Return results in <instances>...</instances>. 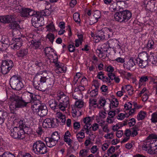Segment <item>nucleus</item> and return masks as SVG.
Wrapping results in <instances>:
<instances>
[{"label":"nucleus","instance_id":"f257e3e1","mask_svg":"<svg viewBox=\"0 0 157 157\" xmlns=\"http://www.w3.org/2000/svg\"><path fill=\"white\" fill-rule=\"evenodd\" d=\"M22 96L24 99L21 97L15 94L10 97L8 105L12 113L15 114L16 111L19 109L26 107L28 104L37 100V95L29 92L24 93Z\"/></svg>","mask_w":157,"mask_h":157},{"label":"nucleus","instance_id":"f03ea898","mask_svg":"<svg viewBox=\"0 0 157 157\" xmlns=\"http://www.w3.org/2000/svg\"><path fill=\"white\" fill-rule=\"evenodd\" d=\"M48 77V74L45 72L36 73L33 80L34 88L44 92L47 89L45 82Z\"/></svg>","mask_w":157,"mask_h":157},{"label":"nucleus","instance_id":"7ed1b4c3","mask_svg":"<svg viewBox=\"0 0 157 157\" xmlns=\"http://www.w3.org/2000/svg\"><path fill=\"white\" fill-rule=\"evenodd\" d=\"M16 16L15 14L4 16L0 17V22L3 23H11L9 25L10 29L13 31H17L19 32L20 29L19 25L15 21Z\"/></svg>","mask_w":157,"mask_h":157},{"label":"nucleus","instance_id":"20e7f679","mask_svg":"<svg viewBox=\"0 0 157 157\" xmlns=\"http://www.w3.org/2000/svg\"><path fill=\"white\" fill-rule=\"evenodd\" d=\"M33 151L35 154L39 155H44L48 151L45 144L40 140L36 141L33 144Z\"/></svg>","mask_w":157,"mask_h":157},{"label":"nucleus","instance_id":"39448f33","mask_svg":"<svg viewBox=\"0 0 157 157\" xmlns=\"http://www.w3.org/2000/svg\"><path fill=\"white\" fill-rule=\"evenodd\" d=\"M115 20L120 22H127L132 16L131 12L127 10L117 11L114 15Z\"/></svg>","mask_w":157,"mask_h":157},{"label":"nucleus","instance_id":"423d86ee","mask_svg":"<svg viewBox=\"0 0 157 157\" xmlns=\"http://www.w3.org/2000/svg\"><path fill=\"white\" fill-rule=\"evenodd\" d=\"M21 79V78L18 75H14L11 77L10 83L11 87L13 89L19 90L23 87Z\"/></svg>","mask_w":157,"mask_h":157},{"label":"nucleus","instance_id":"0eeeda50","mask_svg":"<svg viewBox=\"0 0 157 157\" xmlns=\"http://www.w3.org/2000/svg\"><path fill=\"white\" fill-rule=\"evenodd\" d=\"M19 125V127H15L10 130V136L15 139H22L25 138L24 131Z\"/></svg>","mask_w":157,"mask_h":157},{"label":"nucleus","instance_id":"6e6552de","mask_svg":"<svg viewBox=\"0 0 157 157\" xmlns=\"http://www.w3.org/2000/svg\"><path fill=\"white\" fill-rule=\"evenodd\" d=\"M58 120L53 117L44 119L42 123V126L44 128H55L58 126Z\"/></svg>","mask_w":157,"mask_h":157},{"label":"nucleus","instance_id":"1a4fd4ad","mask_svg":"<svg viewBox=\"0 0 157 157\" xmlns=\"http://www.w3.org/2000/svg\"><path fill=\"white\" fill-rule=\"evenodd\" d=\"M14 66L13 62L10 60L2 61V65L0 67V70L3 74L8 73Z\"/></svg>","mask_w":157,"mask_h":157},{"label":"nucleus","instance_id":"9d476101","mask_svg":"<svg viewBox=\"0 0 157 157\" xmlns=\"http://www.w3.org/2000/svg\"><path fill=\"white\" fill-rule=\"evenodd\" d=\"M57 99L58 100V103L61 108L60 110L63 111H65L66 108L70 105L69 97L63 95L58 97Z\"/></svg>","mask_w":157,"mask_h":157},{"label":"nucleus","instance_id":"9b49d317","mask_svg":"<svg viewBox=\"0 0 157 157\" xmlns=\"http://www.w3.org/2000/svg\"><path fill=\"white\" fill-rule=\"evenodd\" d=\"M33 15L31 20V22L32 25L35 28H37L39 27V25L38 23V21H40V18L42 17V14L39 12H36L34 11Z\"/></svg>","mask_w":157,"mask_h":157},{"label":"nucleus","instance_id":"f8f14e48","mask_svg":"<svg viewBox=\"0 0 157 157\" xmlns=\"http://www.w3.org/2000/svg\"><path fill=\"white\" fill-rule=\"evenodd\" d=\"M19 124H20V126L21 127V129L24 131V135L25 136V134L29 135L32 134V131L31 128L26 126L24 121L22 120H20L19 121Z\"/></svg>","mask_w":157,"mask_h":157},{"label":"nucleus","instance_id":"ddd939ff","mask_svg":"<svg viewBox=\"0 0 157 157\" xmlns=\"http://www.w3.org/2000/svg\"><path fill=\"white\" fill-rule=\"evenodd\" d=\"M34 12V11L30 8H23L21 9V14L23 17H29L31 15H33Z\"/></svg>","mask_w":157,"mask_h":157},{"label":"nucleus","instance_id":"4468645a","mask_svg":"<svg viewBox=\"0 0 157 157\" xmlns=\"http://www.w3.org/2000/svg\"><path fill=\"white\" fill-rule=\"evenodd\" d=\"M28 52V50L27 48H21L17 52L16 55L19 59L22 60L26 59Z\"/></svg>","mask_w":157,"mask_h":157},{"label":"nucleus","instance_id":"2eb2a0df","mask_svg":"<svg viewBox=\"0 0 157 157\" xmlns=\"http://www.w3.org/2000/svg\"><path fill=\"white\" fill-rule=\"evenodd\" d=\"M57 98L56 100L52 99L48 101L49 105L50 108L53 110L59 109L60 110V106L58 103L59 101Z\"/></svg>","mask_w":157,"mask_h":157},{"label":"nucleus","instance_id":"dca6fc26","mask_svg":"<svg viewBox=\"0 0 157 157\" xmlns=\"http://www.w3.org/2000/svg\"><path fill=\"white\" fill-rule=\"evenodd\" d=\"M34 37L33 36L32 40H31V44H30L33 48L37 49H40L42 47V45L40 40H37L34 39Z\"/></svg>","mask_w":157,"mask_h":157},{"label":"nucleus","instance_id":"f3484780","mask_svg":"<svg viewBox=\"0 0 157 157\" xmlns=\"http://www.w3.org/2000/svg\"><path fill=\"white\" fill-rule=\"evenodd\" d=\"M38 110H37L38 115L40 117H44L46 116L48 113V109L46 106L44 104H42L39 108Z\"/></svg>","mask_w":157,"mask_h":157},{"label":"nucleus","instance_id":"a211bd4d","mask_svg":"<svg viewBox=\"0 0 157 157\" xmlns=\"http://www.w3.org/2000/svg\"><path fill=\"white\" fill-rule=\"evenodd\" d=\"M121 2H113L111 4L109 7V10L111 12H115L120 11L122 9L119 6Z\"/></svg>","mask_w":157,"mask_h":157},{"label":"nucleus","instance_id":"6ab92c4d","mask_svg":"<svg viewBox=\"0 0 157 157\" xmlns=\"http://www.w3.org/2000/svg\"><path fill=\"white\" fill-rule=\"evenodd\" d=\"M136 58L131 57L128 62L125 64L126 69L130 70L133 66L136 65Z\"/></svg>","mask_w":157,"mask_h":157},{"label":"nucleus","instance_id":"aec40b11","mask_svg":"<svg viewBox=\"0 0 157 157\" xmlns=\"http://www.w3.org/2000/svg\"><path fill=\"white\" fill-rule=\"evenodd\" d=\"M155 1L154 0H149L146 1L144 2L146 4V9L150 11H152L155 7Z\"/></svg>","mask_w":157,"mask_h":157},{"label":"nucleus","instance_id":"412c9836","mask_svg":"<svg viewBox=\"0 0 157 157\" xmlns=\"http://www.w3.org/2000/svg\"><path fill=\"white\" fill-rule=\"evenodd\" d=\"M44 141L46 145L49 147H52L55 146L57 143L51 137H47L45 138Z\"/></svg>","mask_w":157,"mask_h":157},{"label":"nucleus","instance_id":"4be33fe9","mask_svg":"<svg viewBox=\"0 0 157 157\" xmlns=\"http://www.w3.org/2000/svg\"><path fill=\"white\" fill-rule=\"evenodd\" d=\"M106 33H105V31L103 30V28L101 30L98 31V33L96 34V36L94 35V37L97 38V39H100L101 40H103L105 39L106 38L105 36H106Z\"/></svg>","mask_w":157,"mask_h":157},{"label":"nucleus","instance_id":"5701e85b","mask_svg":"<svg viewBox=\"0 0 157 157\" xmlns=\"http://www.w3.org/2000/svg\"><path fill=\"white\" fill-rule=\"evenodd\" d=\"M136 63L141 68H144L148 64V61L142 60L139 59H136Z\"/></svg>","mask_w":157,"mask_h":157},{"label":"nucleus","instance_id":"b1692460","mask_svg":"<svg viewBox=\"0 0 157 157\" xmlns=\"http://www.w3.org/2000/svg\"><path fill=\"white\" fill-rule=\"evenodd\" d=\"M149 58V56L148 57V54L145 52H143L140 53L138 55V57L136 59L148 61Z\"/></svg>","mask_w":157,"mask_h":157},{"label":"nucleus","instance_id":"393cba45","mask_svg":"<svg viewBox=\"0 0 157 157\" xmlns=\"http://www.w3.org/2000/svg\"><path fill=\"white\" fill-rule=\"evenodd\" d=\"M46 56L48 57L52 56L53 54H55L54 50L51 47H46L44 50Z\"/></svg>","mask_w":157,"mask_h":157},{"label":"nucleus","instance_id":"a878e982","mask_svg":"<svg viewBox=\"0 0 157 157\" xmlns=\"http://www.w3.org/2000/svg\"><path fill=\"white\" fill-rule=\"evenodd\" d=\"M150 78V76H148L145 75H142L140 77L139 83V88H140L141 86L142 85V83H144L148 81L149 78Z\"/></svg>","mask_w":157,"mask_h":157},{"label":"nucleus","instance_id":"bb28decb","mask_svg":"<svg viewBox=\"0 0 157 157\" xmlns=\"http://www.w3.org/2000/svg\"><path fill=\"white\" fill-rule=\"evenodd\" d=\"M155 47L154 41L152 40L148 41L146 48L149 51L154 50Z\"/></svg>","mask_w":157,"mask_h":157},{"label":"nucleus","instance_id":"cd10ccee","mask_svg":"<svg viewBox=\"0 0 157 157\" xmlns=\"http://www.w3.org/2000/svg\"><path fill=\"white\" fill-rule=\"evenodd\" d=\"M100 79H103L104 81L110 83L111 81L110 78H108L106 76H105L104 73L101 71L99 72L97 76Z\"/></svg>","mask_w":157,"mask_h":157},{"label":"nucleus","instance_id":"c85d7f7f","mask_svg":"<svg viewBox=\"0 0 157 157\" xmlns=\"http://www.w3.org/2000/svg\"><path fill=\"white\" fill-rule=\"evenodd\" d=\"M150 144L149 141L144 142L142 146V149L145 151L147 152L148 153L150 154L149 151H152L151 147H150Z\"/></svg>","mask_w":157,"mask_h":157},{"label":"nucleus","instance_id":"c756f323","mask_svg":"<svg viewBox=\"0 0 157 157\" xmlns=\"http://www.w3.org/2000/svg\"><path fill=\"white\" fill-rule=\"evenodd\" d=\"M109 45L108 43H104L101 46V49H98V50L99 52V53L102 55L105 52H107L108 49L109 48Z\"/></svg>","mask_w":157,"mask_h":157},{"label":"nucleus","instance_id":"7c9ffc66","mask_svg":"<svg viewBox=\"0 0 157 157\" xmlns=\"http://www.w3.org/2000/svg\"><path fill=\"white\" fill-rule=\"evenodd\" d=\"M107 43L108 45H109V47L110 48H114L115 46L116 47L117 46V47H119V48H120V46L118 44L116 40L110 39L108 41Z\"/></svg>","mask_w":157,"mask_h":157},{"label":"nucleus","instance_id":"2f4dec72","mask_svg":"<svg viewBox=\"0 0 157 157\" xmlns=\"http://www.w3.org/2000/svg\"><path fill=\"white\" fill-rule=\"evenodd\" d=\"M103 30L106 33V36L108 35L109 37H111L113 35L114 30L111 28L105 27L103 28Z\"/></svg>","mask_w":157,"mask_h":157},{"label":"nucleus","instance_id":"473e14b6","mask_svg":"<svg viewBox=\"0 0 157 157\" xmlns=\"http://www.w3.org/2000/svg\"><path fill=\"white\" fill-rule=\"evenodd\" d=\"M101 16V15L100 12L98 10L95 11L94 13V17L96 21L95 22H92V23L90 22V25H91L97 22L98 21V19L100 18Z\"/></svg>","mask_w":157,"mask_h":157},{"label":"nucleus","instance_id":"72a5a7b5","mask_svg":"<svg viewBox=\"0 0 157 157\" xmlns=\"http://www.w3.org/2000/svg\"><path fill=\"white\" fill-rule=\"evenodd\" d=\"M51 138L57 143L58 141L60 139L59 135L57 132H55L52 133L51 135Z\"/></svg>","mask_w":157,"mask_h":157},{"label":"nucleus","instance_id":"f704fd0d","mask_svg":"<svg viewBox=\"0 0 157 157\" xmlns=\"http://www.w3.org/2000/svg\"><path fill=\"white\" fill-rule=\"evenodd\" d=\"M76 137L79 142H82L83 139L85 137L84 133L83 132H78L76 134Z\"/></svg>","mask_w":157,"mask_h":157},{"label":"nucleus","instance_id":"c9c22d12","mask_svg":"<svg viewBox=\"0 0 157 157\" xmlns=\"http://www.w3.org/2000/svg\"><path fill=\"white\" fill-rule=\"evenodd\" d=\"M146 115V113L145 112L141 111L137 115V117L138 121L144 119Z\"/></svg>","mask_w":157,"mask_h":157},{"label":"nucleus","instance_id":"e433bc0d","mask_svg":"<svg viewBox=\"0 0 157 157\" xmlns=\"http://www.w3.org/2000/svg\"><path fill=\"white\" fill-rule=\"evenodd\" d=\"M1 42L8 47L10 44L9 40L8 37L6 36H3Z\"/></svg>","mask_w":157,"mask_h":157},{"label":"nucleus","instance_id":"4c0bfd02","mask_svg":"<svg viewBox=\"0 0 157 157\" xmlns=\"http://www.w3.org/2000/svg\"><path fill=\"white\" fill-rule=\"evenodd\" d=\"M127 121L126 122H124L123 123L121 124H116V125H114L113 127V130L114 131H117L118 129L120 128V127H122L123 126L126 125L127 124Z\"/></svg>","mask_w":157,"mask_h":157},{"label":"nucleus","instance_id":"58836bf2","mask_svg":"<svg viewBox=\"0 0 157 157\" xmlns=\"http://www.w3.org/2000/svg\"><path fill=\"white\" fill-rule=\"evenodd\" d=\"M118 104L119 102L117 99L116 98H113L110 102L109 107L110 108L111 106H112V107H116L118 106Z\"/></svg>","mask_w":157,"mask_h":157},{"label":"nucleus","instance_id":"ea45409f","mask_svg":"<svg viewBox=\"0 0 157 157\" xmlns=\"http://www.w3.org/2000/svg\"><path fill=\"white\" fill-rule=\"evenodd\" d=\"M55 55L56 57L55 59H53V62L55 63L56 66L58 68V69H62L61 67L62 65L61 64H60V62H57L58 57L56 53H55Z\"/></svg>","mask_w":157,"mask_h":157},{"label":"nucleus","instance_id":"a19ab883","mask_svg":"<svg viewBox=\"0 0 157 157\" xmlns=\"http://www.w3.org/2000/svg\"><path fill=\"white\" fill-rule=\"evenodd\" d=\"M0 157H15L13 154L9 151H6L0 155Z\"/></svg>","mask_w":157,"mask_h":157},{"label":"nucleus","instance_id":"79ce46f5","mask_svg":"<svg viewBox=\"0 0 157 157\" xmlns=\"http://www.w3.org/2000/svg\"><path fill=\"white\" fill-rule=\"evenodd\" d=\"M96 101L94 99H89V107H92V106L94 107H96V106L98 107V104L96 103Z\"/></svg>","mask_w":157,"mask_h":157},{"label":"nucleus","instance_id":"37998d69","mask_svg":"<svg viewBox=\"0 0 157 157\" xmlns=\"http://www.w3.org/2000/svg\"><path fill=\"white\" fill-rule=\"evenodd\" d=\"M151 123H157V113L156 112L153 113L151 114Z\"/></svg>","mask_w":157,"mask_h":157},{"label":"nucleus","instance_id":"c03bdc74","mask_svg":"<svg viewBox=\"0 0 157 157\" xmlns=\"http://www.w3.org/2000/svg\"><path fill=\"white\" fill-rule=\"evenodd\" d=\"M91 118L93 120L94 119L93 117H86L83 119V123L85 124V125L86 126L87 124H90V123L91 121Z\"/></svg>","mask_w":157,"mask_h":157},{"label":"nucleus","instance_id":"a18cd8bd","mask_svg":"<svg viewBox=\"0 0 157 157\" xmlns=\"http://www.w3.org/2000/svg\"><path fill=\"white\" fill-rule=\"evenodd\" d=\"M147 139L151 140H156V141L157 140V135L155 133L150 134L147 137Z\"/></svg>","mask_w":157,"mask_h":157},{"label":"nucleus","instance_id":"49530a36","mask_svg":"<svg viewBox=\"0 0 157 157\" xmlns=\"http://www.w3.org/2000/svg\"><path fill=\"white\" fill-rule=\"evenodd\" d=\"M22 44H21V43H13V45L11 46L12 48L14 50H18L22 46Z\"/></svg>","mask_w":157,"mask_h":157},{"label":"nucleus","instance_id":"de8ad7c7","mask_svg":"<svg viewBox=\"0 0 157 157\" xmlns=\"http://www.w3.org/2000/svg\"><path fill=\"white\" fill-rule=\"evenodd\" d=\"M131 135L133 137L136 136L138 134L137 130L138 129V127L135 126L132 128Z\"/></svg>","mask_w":157,"mask_h":157},{"label":"nucleus","instance_id":"09e8293b","mask_svg":"<svg viewBox=\"0 0 157 157\" xmlns=\"http://www.w3.org/2000/svg\"><path fill=\"white\" fill-rule=\"evenodd\" d=\"M88 151L85 149L81 150L79 153V156L82 157H86Z\"/></svg>","mask_w":157,"mask_h":157},{"label":"nucleus","instance_id":"8fccbe9b","mask_svg":"<svg viewBox=\"0 0 157 157\" xmlns=\"http://www.w3.org/2000/svg\"><path fill=\"white\" fill-rule=\"evenodd\" d=\"M73 19L76 22L80 23V14L78 13H74L73 16Z\"/></svg>","mask_w":157,"mask_h":157},{"label":"nucleus","instance_id":"3c124183","mask_svg":"<svg viewBox=\"0 0 157 157\" xmlns=\"http://www.w3.org/2000/svg\"><path fill=\"white\" fill-rule=\"evenodd\" d=\"M46 27L47 28V30L49 32L53 31L55 30L54 25L52 23L47 25Z\"/></svg>","mask_w":157,"mask_h":157},{"label":"nucleus","instance_id":"603ef678","mask_svg":"<svg viewBox=\"0 0 157 157\" xmlns=\"http://www.w3.org/2000/svg\"><path fill=\"white\" fill-rule=\"evenodd\" d=\"M93 84L95 87V89L93 90L92 92H95V91H98V89L99 88L100 86L99 83L96 80H94L93 81Z\"/></svg>","mask_w":157,"mask_h":157},{"label":"nucleus","instance_id":"864d4df0","mask_svg":"<svg viewBox=\"0 0 157 157\" xmlns=\"http://www.w3.org/2000/svg\"><path fill=\"white\" fill-rule=\"evenodd\" d=\"M46 37L49 39L50 42L52 44L55 39L54 35L52 33H49L47 35Z\"/></svg>","mask_w":157,"mask_h":157},{"label":"nucleus","instance_id":"5fc2aeb1","mask_svg":"<svg viewBox=\"0 0 157 157\" xmlns=\"http://www.w3.org/2000/svg\"><path fill=\"white\" fill-rule=\"evenodd\" d=\"M75 105L78 108H81L83 106L84 102L81 100H78L75 102Z\"/></svg>","mask_w":157,"mask_h":157},{"label":"nucleus","instance_id":"6e6d98bb","mask_svg":"<svg viewBox=\"0 0 157 157\" xmlns=\"http://www.w3.org/2000/svg\"><path fill=\"white\" fill-rule=\"evenodd\" d=\"M42 105V104H40V103H39V104H34V105H33L32 106V108L35 111V112L36 113H37V110H38L39 109V108H40V107L41 105Z\"/></svg>","mask_w":157,"mask_h":157},{"label":"nucleus","instance_id":"4d7b16f0","mask_svg":"<svg viewBox=\"0 0 157 157\" xmlns=\"http://www.w3.org/2000/svg\"><path fill=\"white\" fill-rule=\"evenodd\" d=\"M98 104H100L101 107H103L105 105L106 101L104 98H100L98 100Z\"/></svg>","mask_w":157,"mask_h":157},{"label":"nucleus","instance_id":"13d9d810","mask_svg":"<svg viewBox=\"0 0 157 157\" xmlns=\"http://www.w3.org/2000/svg\"><path fill=\"white\" fill-rule=\"evenodd\" d=\"M81 84L83 86H86L88 84V80L85 77H83L80 81Z\"/></svg>","mask_w":157,"mask_h":157},{"label":"nucleus","instance_id":"bf43d9fd","mask_svg":"<svg viewBox=\"0 0 157 157\" xmlns=\"http://www.w3.org/2000/svg\"><path fill=\"white\" fill-rule=\"evenodd\" d=\"M99 125L96 123H94L92 124V125H91V127H89V129H90L92 128V130L93 131H95L97 130L99 128Z\"/></svg>","mask_w":157,"mask_h":157},{"label":"nucleus","instance_id":"052dcab7","mask_svg":"<svg viewBox=\"0 0 157 157\" xmlns=\"http://www.w3.org/2000/svg\"><path fill=\"white\" fill-rule=\"evenodd\" d=\"M128 115L127 114H124V113H121L117 117V118L118 120H122L125 117H128Z\"/></svg>","mask_w":157,"mask_h":157},{"label":"nucleus","instance_id":"680f3d73","mask_svg":"<svg viewBox=\"0 0 157 157\" xmlns=\"http://www.w3.org/2000/svg\"><path fill=\"white\" fill-rule=\"evenodd\" d=\"M149 141L151 149L154 147L157 146V142L156 140H150Z\"/></svg>","mask_w":157,"mask_h":157},{"label":"nucleus","instance_id":"e2e57ef3","mask_svg":"<svg viewBox=\"0 0 157 157\" xmlns=\"http://www.w3.org/2000/svg\"><path fill=\"white\" fill-rule=\"evenodd\" d=\"M51 12L48 9H46L44 11L41 13L42 14V16H48L51 14Z\"/></svg>","mask_w":157,"mask_h":157},{"label":"nucleus","instance_id":"0e129e2a","mask_svg":"<svg viewBox=\"0 0 157 157\" xmlns=\"http://www.w3.org/2000/svg\"><path fill=\"white\" fill-rule=\"evenodd\" d=\"M34 65L36 67V68L39 67L40 68V67L42 66L43 63L40 61H36L34 62Z\"/></svg>","mask_w":157,"mask_h":157},{"label":"nucleus","instance_id":"69168bd1","mask_svg":"<svg viewBox=\"0 0 157 157\" xmlns=\"http://www.w3.org/2000/svg\"><path fill=\"white\" fill-rule=\"evenodd\" d=\"M0 114L1 115L2 117L4 118V119L7 115V113L2 109H0Z\"/></svg>","mask_w":157,"mask_h":157},{"label":"nucleus","instance_id":"338daca9","mask_svg":"<svg viewBox=\"0 0 157 157\" xmlns=\"http://www.w3.org/2000/svg\"><path fill=\"white\" fill-rule=\"evenodd\" d=\"M113 133L111 132L105 135L104 137L106 139H112L113 138Z\"/></svg>","mask_w":157,"mask_h":157},{"label":"nucleus","instance_id":"774afa93","mask_svg":"<svg viewBox=\"0 0 157 157\" xmlns=\"http://www.w3.org/2000/svg\"><path fill=\"white\" fill-rule=\"evenodd\" d=\"M69 51L70 52H73L75 50V47L74 45L70 44L68 46Z\"/></svg>","mask_w":157,"mask_h":157}]
</instances>
